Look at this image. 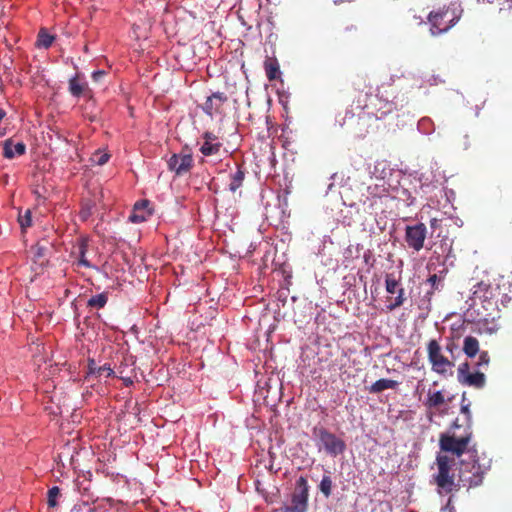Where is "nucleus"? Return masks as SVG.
Segmentation results:
<instances>
[{"instance_id": "obj_1", "label": "nucleus", "mask_w": 512, "mask_h": 512, "mask_svg": "<svg viewBox=\"0 0 512 512\" xmlns=\"http://www.w3.org/2000/svg\"><path fill=\"white\" fill-rule=\"evenodd\" d=\"M354 95L353 105L359 111H367V115L380 120L397 110L394 101L396 90L391 84H382L373 95L363 90H357Z\"/></svg>"}, {"instance_id": "obj_2", "label": "nucleus", "mask_w": 512, "mask_h": 512, "mask_svg": "<svg viewBox=\"0 0 512 512\" xmlns=\"http://www.w3.org/2000/svg\"><path fill=\"white\" fill-rule=\"evenodd\" d=\"M490 468V462L481 463L477 450H469V459L460 462L458 474V490L464 487L467 490L480 486L484 476Z\"/></svg>"}, {"instance_id": "obj_3", "label": "nucleus", "mask_w": 512, "mask_h": 512, "mask_svg": "<svg viewBox=\"0 0 512 512\" xmlns=\"http://www.w3.org/2000/svg\"><path fill=\"white\" fill-rule=\"evenodd\" d=\"M436 464L438 472L434 476V480L441 492L451 493L458 491V482L455 483L452 466L454 459L449 458L447 455L439 454L436 457Z\"/></svg>"}, {"instance_id": "obj_4", "label": "nucleus", "mask_w": 512, "mask_h": 512, "mask_svg": "<svg viewBox=\"0 0 512 512\" xmlns=\"http://www.w3.org/2000/svg\"><path fill=\"white\" fill-rule=\"evenodd\" d=\"M313 436L319 440L320 448H323L327 454L336 457L342 454L346 449L344 440L327 430L325 427L316 426L313 428Z\"/></svg>"}, {"instance_id": "obj_5", "label": "nucleus", "mask_w": 512, "mask_h": 512, "mask_svg": "<svg viewBox=\"0 0 512 512\" xmlns=\"http://www.w3.org/2000/svg\"><path fill=\"white\" fill-rule=\"evenodd\" d=\"M428 360L432 370L440 375H446L454 367V362L450 361L443 353L439 342L431 339L427 344Z\"/></svg>"}, {"instance_id": "obj_6", "label": "nucleus", "mask_w": 512, "mask_h": 512, "mask_svg": "<svg viewBox=\"0 0 512 512\" xmlns=\"http://www.w3.org/2000/svg\"><path fill=\"white\" fill-rule=\"evenodd\" d=\"M470 441L471 433L462 437H456L455 434L442 433L439 437V446L441 451L460 457L466 451L469 452L470 449H468V445Z\"/></svg>"}, {"instance_id": "obj_7", "label": "nucleus", "mask_w": 512, "mask_h": 512, "mask_svg": "<svg viewBox=\"0 0 512 512\" xmlns=\"http://www.w3.org/2000/svg\"><path fill=\"white\" fill-rule=\"evenodd\" d=\"M309 486L307 479L300 476L296 481L291 503L282 508L283 512H306L308 506Z\"/></svg>"}, {"instance_id": "obj_8", "label": "nucleus", "mask_w": 512, "mask_h": 512, "mask_svg": "<svg viewBox=\"0 0 512 512\" xmlns=\"http://www.w3.org/2000/svg\"><path fill=\"white\" fill-rule=\"evenodd\" d=\"M429 22L432 35H439L448 31L454 25L455 17L448 11L431 12L429 14Z\"/></svg>"}, {"instance_id": "obj_9", "label": "nucleus", "mask_w": 512, "mask_h": 512, "mask_svg": "<svg viewBox=\"0 0 512 512\" xmlns=\"http://www.w3.org/2000/svg\"><path fill=\"white\" fill-rule=\"evenodd\" d=\"M427 235V228L423 223H418L413 226H406L405 228V241L409 248L416 252L424 247V241Z\"/></svg>"}, {"instance_id": "obj_10", "label": "nucleus", "mask_w": 512, "mask_h": 512, "mask_svg": "<svg viewBox=\"0 0 512 512\" xmlns=\"http://www.w3.org/2000/svg\"><path fill=\"white\" fill-rule=\"evenodd\" d=\"M193 163L192 154L181 151L178 154H173L168 160L167 165L170 171L180 176L188 173L192 169Z\"/></svg>"}, {"instance_id": "obj_11", "label": "nucleus", "mask_w": 512, "mask_h": 512, "mask_svg": "<svg viewBox=\"0 0 512 512\" xmlns=\"http://www.w3.org/2000/svg\"><path fill=\"white\" fill-rule=\"evenodd\" d=\"M228 101V97L223 92H214L206 98L201 108L203 112L212 117L223 113V105Z\"/></svg>"}, {"instance_id": "obj_12", "label": "nucleus", "mask_w": 512, "mask_h": 512, "mask_svg": "<svg viewBox=\"0 0 512 512\" xmlns=\"http://www.w3.org/2000/svg\"><path fill=\"white\" fill-rule=\"evenodd\" d=\"M202 138L204 141L200 146V152L204 156H213L220 152L222 143L214 133L206 131L202 134Z\"/></svg>"}, {"instance_id": "obj_13", "label": "nucleus", "mask_w": 512, "mask_h": 512, "mask_svg": "<svg viewBox=\"0 0 512 512\" xmlns=\"http://www.w3.org/2000/svg\"><path fill=\"white\" fill-rule=\"evenodd\" d=\"M149 205L150 202L148 200L136 202L131 214L129 215V221L132 223H141L146 221L152 214L151 209H149Z\"/></svg>"}, {"instance_id": "obj_14", "label": "nucleus", "mask_w": 512, "mask_h": 512, "mask_svg": "<svg viewBox=\"0 0 512 512\" xmlns=\"http://www.w3.org/2000/svg\"><path fill=\"white\" fill-rule=\"evenodd\" d=\"M88 248V241L86 239H80L77 246L75 247V251H73V254L77 255V266H84L86 268L90 269H96L97 267L90 263V261L86 257Z\"/></svg>"}, {"instance_id": "obj_15", "label": "nucleus", "mask_w": 512, "mask_h": 512, "mask_svg": "<svg viewBox=\"0 0 512 512\" xmlns=\"http://www.w3.org/2000/svg\"><path fill=\"white\" fill-rule=\"evenodd\" d=\"M26 151V145L23 142L14 144L12 139H7L3 144V156L7 159H12L15 156H21Z\"/></svg>"}, {"instance_id": "obj_16", "label": "nucleus", "mask_w": 512, "mask_h": 512, "mask_svg": "<svg viewBox=\"0 0 512 512\" xmlns=\"http://www.w3.org/2000/svg\"><path fill=\"white\" fill-rule=\"evenodd\" d=\"M368 195L372 198H383L388 196L389 188L386 185L384 179H376L375 183L370 184L367 187Z\"/></svg>"}, {"instance_id": "obj_17", "label": "nucleus", "mask_w": 512, "mask_h": 512, "mask_svg": "<svg viewBox=\"0 0 512 512\" xmlns=\"http://www.w3.org/2000/svg\"><path fill=\"white\" fill-rule=\"evenodd\" d=\"M264 69L269 81L280 77V66L276 57H267L264 61Z\"/></svg>"}, {"instance_id": "obj_18", "label": "nucleus", "mask_w": 512, "mask_h": 512, "mask_svg": "<svg viewBox=\"0 0 512 512\" xmlns=\"http://www.w3.org/2000/svg\"><path fill=\"white\" fill-rule=\"evenodd\" d=\"M461 383L467 386L481 389L485 386L486 377L484 373L477 371L466 375V378H464Z\"/></svg>"}, {"instance_id": "obj_19", "label": "nucleus", "mask_w": 512, "mask_h": 512, "mask_svg": "<svg viewBox=\"0 0 512 512\" xmlns=\"http://www.w3.org/2000/svg\"><path fill=\"white\" fill-rule=\"evenodd\" d=\"M463 352L469 358H474L479 353V341L473 336H466L463 341Z\"/></svg>"}, {"instance_id": "obj_20", "label": "nucleus", "mask_w": 512, "mask_h": 512, "mask_svg": "<svg viewBox=\"0 0 512 512\" xmlns=\"http://www.w3.org/2000/svg\"><path fill=\"white\" fill-rule=\"evenodd\" d=\"M398 382L391 379H379L376 382H374L370 388V393H380L386 389H395L398 386Z\"/></svg>"}, {"instance_id": "obj_21", "label": "nucleus", "mask_w": 512, "mask_h": 512, "mask_svg": "<svg viewBox=\"0 0 512 512\" xmlns=\"http://www.w3.org/2000/svg\"><path fill=\"white\" fill-rule=\"evenodd\" d=\"M87 88V83L81 82L77 75L69 80V92L75 97L83 95Z\"/></svg>"}, {"instance_id": "obj_22", "label": "nucleus", "mask_w": 512, "mask_h": 512, "mask_svg": "<svg viewBox=\"0 0 512 512\" xmlns=\"http://www.w3.org/2000/svg\"><path fill=\"white\" fill-rule=\"evenodd\" d=\"M445 403L444 394L441 391L428 392V397L425 401V406L429 409L438 408Z\"/></svg>"}, {"instance_id": "obj_23", "label": "nucleus", "mask_w": 512, "mask_h": 512, "mask_svg": "<svg viewBox=\"0 0 512 512\" xmlns=\"http://www.w3.org/2000/svg\"><path fill=\"white\" fill-rule=\"evenodd\" d=\"M245 179V171L241 167H237L235 173L230 176L229 190L235 193L243 184Z\"/></svg>"}, {"instance_id": "obj_24", "label": "nucleus", "mask_w": 512, "mask_h": 512, "mask_svg": "<svg viewBox=\"0 0 512 512\" xmlns=\"http://www.w3.org/2000/svg\"><path fill=\"white\" fill-rule=\"evenodd\" d=\"M55 40V37L48 33L47 29L41 28L38 32L36 46L39 48L48 49L51 47Z\"/></svg>"}, {"instance_id": "obj_25", "label": "nucleus", "mask_w": 512, "mask_h": 512, "mask_svg": "<svg viewBox=\"0 0 512 512\" xmlns=\"http://www.w3.org/2000/svg\"><path fill=\"white\" fill-rule=\"evenodd\" d=\"M400 280L395 277L393 273H388L385 276V288L387 293L395 294L398 292Z\"/></svg>"}, {"instance_id": "obj_26", "label": "nucleus", "mask_w": 512, "mask_h": 512, "mask_svg": "<svg viewBox=\"0 0 512 512\" xmlns=\"http://www.w3.org/2000/svg\"><path fill=\"white\" fill-rule=\"evenodd\" d=\"M107 301H108V295H107V293L103 292V293L92 296L88 300L87 306L91 307V308L100 309V308H103L107 304Z\"/></svg>"}, {"instance_id": "obj_27", "label": "nucleus", "mask_w": 512, "mask_h": 512, "mask_svg": "<svg viewBox=\"0 0 512 512\" xmlns=\"http://www.w3.org/2000/svg\"><path fill=\"white\" fill-rule=\"evenodd\" d=\"M333 482L329 475H324L319 484V490L325 497H329L332 494Z\"/></svg>"}, {"instance_id": "obj_28", "label": "nucleus", "mask_w": 512, "mask_h": 512, "mask_svg": "<svg viewBox=\"0 0 512 512\" xmlns=\"http://www.w3.org/2000/svg\"><path fill=\"white\" fill-rule=\"evenodd\" d=\"M60 496V489L57 486L50 488L47 492L48 507L54 508L58 505L57 499Z\"/></svg>"}, {"instance_id": "obj_29", "label": "nucleus", "mask_w": 512, "mask_h": 512, "mask_svg": "<svg viewBox=\"0 0 512 512\" xmlns=\"http://www.w3.org/2000/svg\"><path fill=\"white\" fill-rule=\"evenodd\" d=\"M405 300H406V298L404 296V289L399 288L398 292H397V296L394 299V302L390 303L387 306L388 311H393L396 308H399L400 306H402L404 304Z\"/></svg>"}, {"instance_id": "obj_30", "label": "nucleus", "mask_w": 512, "mask_h": 512, "mask_svg": "<svg viewBox=\"0 0 512 512\" xmlns=\"http://www.w3.org/2000/svg\"><path fill=\"white\" fill-rule=\"evenodd\" d=\"M18 222L23 230L30 227L32 224L31 211L27 209L23 214L19 213Z\"/></svg>"}, {"instance_id": "obj_31", "label": "nucleus", "mask_w": 512, "mask_h": 512, "mask_svg": "<svg viewBox=\"0 0 512 512\" xmlns=\"http://www.w3.org/2000/svg\"><path fill=\"white\" fill-rule=\"evenodd\" d=\"M109 158H110V155L108 153H103L101 151H96L92 155L91 161L94 164H97V165H104L105 163L108 162Z\"/></svg>"}, {"instance_id": "obj_32", "label": "nucleus", "mask_w": 512, "mask_h": 512, "mask_svg": "<svg viewBox=\"0 0 512 512\" xmlns=\"http://www.w3.org/2000/svg\"><path fill=\"white\" fill-rule=\"evenodd\" d=\"M31 249H32V252L34 254L35 260L42 259V258H44L46 256L47 247L45 245H42L40 242H38Z\"/></svg>"}, {"instance_id": "obj_33", "label": "nucleus", "mask_w": 512, "mask_h": 512, "mask_svg": "<svg viewBox=\"0 0 512 512\" xmlns=\"http://www.w3.org/2000/svg\"><path fill=\"white\" fill-rule=\"evenodd\" d=\"M447 219L445 218H441V219H437V218H432L430 220V228L432 230V235L439 231L438 234H437V237H440L441 236V229H442V225H443V222L446 221Z\"/></svg>"}, {"instance_id": "obj_34", "label": "nucleus", "mask_w": 512, "mask_h": 512, "mask_svg": "<svg viewBox=\"0 0 512 512\" xmlns=\"http://www.w3.org/2000/svg\"><path fill=\"white\" fill-rule=\"evenodd\" d=\"M470 372V365L468 362L461 363L458 367V380L461 382L464 378H466V375H469Z\"/></svg>"}, {"instance_id": "obj_35", "label": "nucleus", "mask_w": 512, "mask_h": 512, "mask_svg": "<svg viewBox=\"0 0 512 512\" xmlns=\"http://www.w3.org/2000/svg\"><path fill=\"white\" fill-rule=\"evenodd\" d=\"M490 362V356L487 351H482L479 353V358L476 363V366L479 368L487 367Z\"/></svg>"}, {"instance_id": "obj_36", "label": "nucleus", "mask_w": 512, "mask_h": 512, "mask_svg": "<svg viewBox=\"0 0 512 512\" xmlns=\"http://www.w3.org/2000/svg\"><path fill=\"white\" fill-rule=\"evenodd\" d=\"M114 374L113 369L108 364H104L103 366H100L97 368V375L98 376H104V377H110Z\"/></svg>"}, {"instance_id": "obj_37", "label": "nucleus", "mask_w": 512, "mask_h": 512, "mask_svg": "<svg viewBox=\"0 0 512 512\" xmlns=\"http://www.w3.org/2000/svg\"><path fill=\"white\" fill-rule=\"evenodd\" d=\"M88 508H91L88 502L76 503L70 512H88Z\"/></svg>"}, {"instance_id": "obj_38", "label": "nucleus", "mask_w": 512, "mask_h": 512, "mask_svg": "<svg viewBox=\"0 0 512 512\" xmlns=\"http://www.w3.org/2000/svg\"><path fill=\"white\" fill-rule=\"evenodd\" d=\"M428 282L431 284L433 288L437 289V283L439 282V278L436 274H433L428 278Z\"/></svg>"}, {"instance_id": "obj_39", "label": "nucleus", "mask_w": 512, "mask_h": 512, "mask_svg": "<svg viewBox=\"0 0 512 512\" xmlns=\"http://www.w3.org/2000/svg\"><path fill=\"white\" fill-rule=\"evenodd\" d=\"M97 368H98V367H96L95 361H94V360H90V361H89V370H90V373L97 374Z\"/></svg>"}, {"instance_id": "obj_40", "label": "nucleus", "mask_w": 512, "mask_h": 512, "mask_svg": "<svg viewBox=\"0 0 512 512\" xmlns=\"http://www.w3.org/2000/svg\"><path fill=\"white\" fill-rule=\"evenodd\" d=\"M105 75V72L104 71H96L92 74V77L95 81H98L101 77H103Z\"/></svg>"}, {"instance_id": "obj_41", "label": "nucleus", "mask_w": 512, "mask_h": 512, "mask_svg": "<svg viewBox=\"0 0 512 512\" xmlns=\"http://www.w3.org/2000/svg\"><path fill=\"white\" fill-rule=\"evenodd\" d=\"M461 412L466 414L468 418L471 417L470 410H469V405H462L461 406Z\"/></svg>"}, {"instance_id": "obj_42", "label": "nucleus", "mask_w": 512, "mask_h": 512, "mask_svg": "<svg viewBox=\"0 0 512 512\" xmlns=\"http://www.w3.org/2000/svg\"><path fill=\"white\" fill-rule=\"evenodd\" d=\"M34 194L39 198V197H43L45 198V196L40 192V190L38 188H36L34 191Z\"/></svg>"}, {"instance_id": "obj_43", "label": "nucleus", "mask_w": 512, "mask_h": 512, "mask_svg": "<svg viewBox=\"0 0 512 512\" xmlns=\"http://www.w3.org/2000/svg\"><path fill=\"white\" fill-rule=\"evenodd\" d=\"M454 347H455V345L453 343L449 344V345L446 346V350L452 353Z\"/></svg>"}, {"instance_id": "obj_44", "label": "nucleus", "mask_w": 512, "mask_h": 512, "mask_svg": "<svg viewBox=\"0 0 512 512\" xmlns=\"http://www.w3.org/2000/svg\"><path fill=\"white\" fill-rule=\"evenodd\" d=\"M6 116V112L4 109L0 108V121Z\"/></svg>"}, {"instance_id": "obj_45", "label": "nucleus", "mask_w": 512, "mask_h": 512, "mask_svg": "<svg viewBox=\"0 0 512 512\" xmlns=\"http://www.w3.org/2000/svg\"><path fill=\"white\" fill-rule=\"evenodd\" d=\"M452 251V243L448 245V252L450 253Z\"/></svg>"}, {"instance_id": "obj_46", "label": "nucleus", "mask_w": 512, "mask_h": 512, "mask_svg": "<svg viewBox=\"0 0 512 512\" xmlns=\"http://www.w3.org/2000/svg\"><path fill=\"white\" fill-rule=\"evenodd\" d=\"M88 512H95L94 508H88Z\"/></svg>"}, {"instance_id": "obj_47", "label": "nucleus", "mask_w": 512, "mask_h": 512, "mask_svg": "<svg viewBox=\"0 0 512 512\" xmlns=\"http://www.w3.org/2000/svg\"><path fill=\"white\" fill-rule=\"evenodd\" d=\"M5 134V131L0 130V136H3Z\"/></svg>"}]
</instances>
